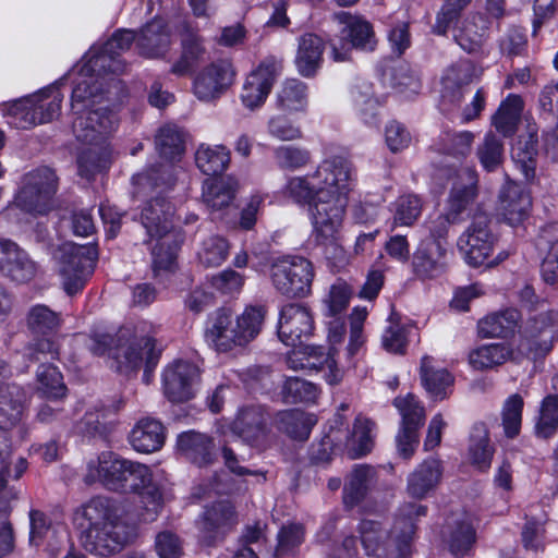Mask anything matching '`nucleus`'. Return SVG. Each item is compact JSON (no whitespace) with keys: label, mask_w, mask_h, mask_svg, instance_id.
I'll return each instance as SVG.
<instances>
[{"label":"nucleus","mask_w":558,"mask_h":558,"mask_svg":"<svg viewBox=\"0 0 558 558\" xmlns=\"http://www.w3.org/2000/svg\"><path fill=\"white\" fill-rule=\"evenodd\" d=\"M86 85L72 92L71 110L72 132L77 141L88 145L77 157L78 174L89 180L111 162L108 138L117 130L119 119L110 107L86 110Z\"/></svg>","instance_id":"nucleus-1"},{"label":"nucleus","mask_w":558,"mask_h":558,"mask_svg":"<svg viewBox=\"0 0 558 558\" xmlns=\"http://www.w3.org/2000/svg\"><path fill=\"white\" fill-rule=\"evenodd\" d=\"M130 45V37H109L101 47H94L88 52L80 70L82 78L73 88L74 92L80 85L87 86L86 110L104 107V99L108 102L121 99L125 92L124 84L114 76L124 73L126 69L119 51L128 49Z\"/></svg>","instance_id":"nucleus-2"},{"label":"nucleus","mask_w":558,"mask_h":558,"mask_svg":"<svg viewBox=\"0 0 558 558\" xmlns=\"http://www.w3.org/2000/svg\"><path fill=\"white\" fill-rule=\"evenodd\" d=\"M84 548L106 557L120 551L130 539V526L117 501L102 496L88 500L76 512Z\"/></svg>","instance_id":"nucleus-3"},{"label":"nucleus","mask_w":558,"mask_h":558,"mask_svg":"<svg viewBox=\"0 0 558 558\" xmlns=\"http://www.w3.org/2000/svg\"><path fill=\"white\" fill-rule=\"evenodd\" d=\"M426 513V506L404 502L398 509L390 532L377 521L363 520L360 534L366 554L377 558H410L416 530L415 520Z\"/></svg>","instance_id":"nucleus-4"},{"label":"nucleus","mask_w":558,"mask_h":558,"mask_svg":"<svg viewBox=\"0 0 558 558\" xmlns=\"http://www.w3.org/2000/svg\"><path fill=\"white\" fill-rule=\"evenodd\" d=\"M266 313L265 306H247L234 318L231 310L218 308L208 317L205 340L219 353L244 348L260 332Z\"/></svg>","instance_id":"nucleus-5"},{"label":"nucleus","mask_w":558,"mask_h":558,"mask_svg":"<svg viewBox=\"0 0 558 558\" xmlns=\"http://www.w3.org/2000/svg\"><path fill=\"white\" fill-rule=\"evenodd\" d=\"M352 171V163L347 158L333 156L323 160L311 173L291 177L284 185L283 194L293 203L310 208L320 195L351 178Z\"/></svg>","instance_id":"nucleus-6"},{"label":"nucleus","mask_w":558,"mask_h":558,"mask_svg":"<svg viewBox=\"0 0 558 558\" xmlns=\"http://www.w3.org/2000/svg\"><path fill=\"white\" fill-rule=\"evenodd\" d=\"M353 182L354 171L351 172V178L320 195L308 208L312 235L317 244L327 245L337 241L343 226Z\"/></svg>","instance_id":"nucleus-7"},{"label":"nucleus","mask_w":558,"mask_h":558,"mask_svg":"<svg viewBox=\"0 0 558 558\" xmlns=\"http://www.w3.org/2000/svg\"><path fill=\"white\" fill-rule=\"evenodd\" d=\"M126 333V330H120L118 343L114 347H111L113 341L111 336H97L92 339L90 351L96 355H102L108 352L117 361V371L120 373L138 369L144 360L146 372L154 369L160 357V350L156 349L155 340L142 338L140 341L129 342Z\"/></svg>","instance_id":"nucleus-8"},{"label":"nucleus","mask_w":558,"mask_h":558,"mask_svg":"<svg viewBox=\"0 0 558 558\" xmlns=\"http://www.w3.org/2000/svg\"><path fill=\"white\" fill-rule=\"evenodd\" d=\"M269 278L274 289L287 298H305L314 279L312 263L298 255H284L269 263Z\"/></svg>","instance_id":"nucleus-9"},{"label":"nucleus","mask_w":558,"mask_h":558,"mask_svg":"<svg viewBox=\"0 0 558 558\" xmlns=\"http://www.w3.org/2000/svg\"><path fill=\"white\" fill-rule=\"evenodd\" d=\"M58 190V178L48 167H39L24 174L14 204L24 211L45 214Z\"/></svg>","instance_id":"nucleus-10"},{"label":"nucleus","mask_w":558,"mask_h":558,"mask_svg":"<svg viewBox=\"0 0 558 558\" xmlns=\"http://www.w3.org/2000/svg\"><path fill=\"white\" fill-rule=\"evenodd\" d=\"M58 347L49 338L29 343L24 352V356L29 362H41L36 372L37 391L48 399H59L66 395V386L58 367L45 363V361L58 359Z\"/></svg>","instance_id":"nucleus-11"},{"label":"nucleus","mask_w":558,"mask_h":558,"mask_svg":"<svg viewBox=\"0 0 558 558\" xmlns=\"http://www.w3.org/2000/svg\"><path fill=\"white\" fill-rule=\"evenodd\" d=\"M496 238L489 229V218L486 214L480 213L473 216L468 229L460 235L458 246L463 252L465 262L474 267L487 264L497 265L508 256L502 252L496 259L489 260Z\"/></svg>","instance_id":"nucleus-12"},{"label":"nucleus","mask_w":558,"mask_h":558,"mask_svg":"<svg viewBox=\"0 0 558 558\" xmlns=\"http://www.w3.org/2000/svg\"><path fill=\"white\" fill-rule=\"evenodd\" d=\"M60 275L65 292L77 293L93 274L98 252L95 245H77L72 242L60 247Z\"/></svg>","instance_id":"nucleus-13"},{"label":"nucleus","mask_w":558,"mask_h":558,"mask_svg":"<svg viewBox=\"0 0 558 558\" xmlns=\"http://www.w3.org/2000/svg\"><path fill=\"white\" fill-rule=\"evenodd\" d=\"M393 405L398 410L401 422L396 436L399 454L403 459H410L418 445V430L425 422V409L420 400L412 393L393 399Z\"/></svg>","instance_id":"nucleus-14"},{"label":"nucleus","mask_w":558,"mask_h":558,"mask_svg":"<svg viewBox=\"0 0 558 558\" xmlns=\"http://www.w3.org/2000/svg\"><path fill=\"white\" fill-rule=\"evenodd\" d=\"M235 70L231 62H211L194 77L193 93L201 101H213L225 94L233 84Z\"/></svg>","instance_id":"nucleus-15"},{"label":"nucleus","mask_w":558,"mask_h":558,"mask_svg":"<svg viewBox=\"0 0 558 558\" xmlns=\"http://www.w3.org/2000/svg\"><path fill=\"white\" fill-rule=\"evenodd\" d=\"M313 330L314 318L307 306L290 303L281 308L278 337L286 345L302 343L313 335Z\"/></svg>","instance_id":"nucleus-16"},{"label":"nucleus","mask_w":558,"mask_h":558,"mask_svg":"<svg viewBox=\"0 0 558 558\" xmlns=\"http://www.w3.org/2000/svg\"><path fill=\"white\" fill-rule=\"evenodd\" d=\"M239 523V515L230 500H218L205 507L201 520L199 531L203 538L213 544L221 541Z\"/></svg>","instance_id":"nucleus-17"},{"label":"nucleus","mask_w":558,"mask_h":558,"mask_svg":"<svg viewBox=\"0 0 558 558\" xmlns=\"http://www.w3.org/2000/svg\"><path fill=\"white\" fill-rule=\"evenodd\" d=\"M558 326V313L550 311L539 313L533 317L526 328V336L520 342V348L533 357L548 353L556 339Z\"/></svg>","instance_id":"nucleus-18"},{"label":"nucleus","mask_w":558,"mask_h":558,"mask_svg":"<svg viewBox=\"0 0 558 558\" xmlns=\"http://www.w3.org/2000/svg\"><path fill=\"white\" fill-rule=\"evenodd\" d=\"M199 378L198 367L189 361H175L163 372V391L171 402H184L193 397V386Z\"/></svg>","instance_id":"nucleus-19"},{"label":"nucleus","mask_w":558,"mask_h":558,"mask_svg":"<svg viewBox=\"0 0 558 558\" xmlns=\"http://www.w3.org/2000/svg\"><path fill=\"white\" fill-rule=\"evenodd\" d=\"M129 460L120 458L111 451L101 452L87 463L84 481L86 484L100 483L105 487L119 490L124 477Z\"/></svg>","instance_id":"nucleus-20"},{"label":"nucleus","mask_w":558,"mask_h":558,"mask_svg":"<svg viewBox=\"0 0 558 558\" xmlns=\"http://www.w3.org/2000/svg\"><path fill=\"white\" fill-rule=\"evenodd\" d=\"M37 264L15 242L0 239V272L17 283L33 280Z\"/></svg>","instance_id":"nucleus-21"},{"label":"nucleus","mask_w":558,"mask_h":558,"mask_svg":"<svg viewBox=\"0 0 558 558\" xmlns=\"http://www.w3.org/2000/svg\"><path fill=\"white\" fill-rule=\"evenodd\" d=\"M448 248L438 241H421L413 258L414 274L422 279H432L440 276L447 269Z\"/></svg>","instance_id":"nucleus-22"},{"label":"nucleus","mask_w":558,"mask_h":558,"mask_svg":"<svg viewBox=\"0 0 558 558\" xmlns=\"http://www.w3.org/2000/svg\"><path fill=\"white\" fill-rule=\"evenodd\" d=\"M150 240H156L150 250L154 276L161 277L174 272L178 268V254L184 242L183 231H172Z\"/></svg>","instance_id":"nucleus-23"},{"label":"nucleus","mask_w":558,"mask_h":558,"mask_svg":"<svg viewBox=\"0 0 558 558\" xmlns=\"http://www.w3.org/2000/svg\"><path fill=\"white\" fill-rule=\"evenodd\" d=\"M174 206L163 197H155L143 207L141 219L149 238L182 231L174 223Z\"/></svg>","instance_id":"nucleus-24"},{"label":"nucleus","mask_w":558,"mask_h":558,"mask_svg":"<svg viewBox=\"0 0 558 558\" xmlns=\"http://www.w3.org/2000/svg\"><path fill=\"white\" fill-rule=\"evenodd\" d=\"M480 73L470 61H460L449 66L441 77V105H459L463 97L464 88L477 80Z\"/></svg>","instance_id":"nucleus-25"},{"label":"nucleus","mask_w":558,"mask_h":558,"mask_svg":"<svg viewBox=\"0 0 558 558\" xmlns=\"http://www.w3.org/2000/svg\"><path fill=\"white\" fill-rule=\"evenodd\" d=\"M268 414L260 405L243 408L232 423V430L247 444L260 445L268 433Z\"/></svg>","instance_id":"nucleus-26"},{"label":"nucleus","mask_w":558,"mask_h":558,"mask_svg":"<svg viewBox=\"0 0 558 558\" xmlns=\"http://www.w3.org/2000/svg\"><path fill=\"white\" fill-rule=\"evenodd\" d=\"M532 201L525 189L512 181H507L499 193V210L511 226L522 222L527 216Z\"/></svg>","instance_id":"nucleus-27"},{"label":"nucleus","mask_w":558,"mask_h":558,"mask_svg":"<svg viewBox=\"0 0 558 558\" xmlns=\"http://www.w3.org/2000/svg\"><path fill=\"white\" fill-rule=\"evenodd\" d=\"M442 470L438 460H424L407 477L408 496L416 500L427 498L439 485Z\"/></svg>","instance_id":"nucleus-28"},{"label":"nucleus","mask_w":558,"mask_h":558,"mask_svg":"<svg viewBox=\"0 0 558 558\" xmlns=\"http://www.w3.org/2000/svg\"><path fill=\"white\" fill-rule=\"evenodd\" d=\"M177 447L179 452L190 462L205 466L215 459L214 439L195 430L183 432L178 436Z\"/></svg>","instance_id":"nucleus-29"},{"label":"nucleus","mask_w":558,"mask_h":558,"mask_svg":"<svg viewBox=\"0 0 558 558\" xmlns=\"http://www.w3.org/2000/svg\"><path fill=\"white\" fill-rule=\"evenodd\" d=\"M377 484V471L368 464H356L347 476L343 487V502L353 508L362 502Z\"/></svg>","instance_id":"nucleus-30"},{"label":"nucleus","mask_w":558,"mask_h":558,"mask_svg":"<svg viewBox=\"0 0 558 558\" xmlns=\"http://www.w3.org/2000/svg\"><path fill=\"white\" fill-rule=\"evenodd\" d=\"M124 477L125 480H123L119 490L123 493H137L142 496L147 495L151 498L154 512L157 513L160 508L161 494L151 483L153 476L149 468L129 460Z\"/></svg>","instance_id":"nucleus-31"},{"label":"nucleus","mask_w":558,"mask_h":558,"mask_svg":"<svg viewBox=\"0 0 558 558\" xmlns=\"http://www.w3.org/2000/svg\"><path fill=\"white\" fill-rule=\"evenodd\" d=\"M536 248L543 258V279L554 284L558 279V223H549L542 228L536 239Z\"/></svg>","instance_id":"nucleus-32"},{"label":"nucleus","mask_w":558,"mask_h":558,"mask_svg":"<svg viewBox=\"0 0 558 558\" xmlns=\"http://www.w3.org/2000/svg\"><path fill=\"white\" fill-rule=\"evenodd\" d=\"M463 173L466 175L468 182L465 184L457 183L453 185L447 201V210L445 213L451 218V221L456 223L464 219V215L469 211L477 195V174L475 170L466 168L463 170Z\"/></svg>","instance_id":"nucleus-33"},{"label":"nucleus","mask_w":558,"mask_h":558,"mask_svg":"<svg viewBox=\"0 0 558 558\" xmlns=\"http://www.w3.org/2000/svg\"><path fill=\"white\" fill-rule=\"evenodd\" d=\"M165 438L163 425L151 417L140 420L129 436L133 449L142 453L159 450L163 446Z\"/></svg>","instance_id":"nucleus-34"},{"label":"nucleus","mask_w":558,"mask_h":558,"mask_svg":"<svg viewBox=\"0 0 558 558\" xmlns=\"http://www.w3.org/2000/svg\"><path fill=\"white\" fill-rule=\"evenodd\" d=\"M420 375L428 395L435 400L448 397L453 385V376L444 367L436 366L432 356L425 355L421 361Z\"/></svg>","instance_id":"nucleus-35"},{"label":"nucleus","mask_w":558,"mask_h":558,"mask_svg":"<svg viewBox=\"0 0 558 558\" xmlns=\"http://www.w3.org/2000/svg\"><path fill=\"white\" fill-rule=\"evenodd\" d=\"M238 182L232 178L208 179L203 185V201L213 214L229 208L235 197Z\"/></svg>","instance_id":"nucleus-36"},{"label":"nucleus","mask_w":558,"mask_h":558,"mask_svg":"<svg viewBox=\"0 0 558 558\" xmlns=\"http://www.w3.org/2000/svg\"><path fill=\"white\" fill-rule=\"evenodd\" d=\"M181 47V57L170 69V73L175 76L191 74L201 62L209 57L207 45L202 37H183Z\"/></svg>","instance_id":"nucleus-37"},{"label":"nucleus","mask_w":558,"mask_h":558,"mask_svg":"<svg viewBox=\"0 0 558 558\" xmlns=\"http://www.w3.org/2000/svg\"><path fill=\"white\" fill-rule=\"evenodd\" d=\"M519 320L520 313L514 308L493 313L478 322V335L482 338H506L515 331Z\"/></svg>","instance_id":"nucleus-38"},{"label":"nucleus","mask_w":558,"mask_h":558,"mask_svg":"<svg viewBox=\"0 0 558 558\" xmlns=\"http://www.w3.org/2000/svg\"><path fill=\"white\" fill-rule=\"evenodd\" d=\"M23 391L16 385L0 389V434L9 437V432L17 425L23 413Z\"/></svg>","instance_id":"nucleus-39"},{"label":"nucleus","mask_w":558,"mask_h":558,"mask_svg":"<svg viewBox=\"0 0 558 558\" xmlns=\"http://www.w3.org/2000/svg\"><path fill=\"white\" fill-rule=\"evenodd\" d=\"M323 37H302L299 44L295 66L303 77H314L323 61Z\"/></svg>","instance_id":"nucleus-40"},{"label":"nucleus","mask_w":558,"mask_h":558,"mask_svg":"<svg viewBox=\"0 0 558 558\" xmlns=\"http://www.w3.org/2000/svg\"><path fill=\"white\" fill-rule=\"evenodd\" d=\"M513 359V350L507 343H489L469 353L470 365L477 371L498 367Z\"/></svg>","instance_id":"nucleus-41"},{"label":"nucleus","mask_w":558,"mask_h":558,"mask_svg":"<svg viewBox=\"0 0 558 558\" xmlns=\"http://www.w3.org/2000/svg\"><path fill=\"white\" fill-rule=\"evenodd\" d=\"M308 104V87L298 78H287L276 94V106L284 112L304 111Z\"/></svg>","instance_id":"nucleus-42"},{"label":"nucleus","mask_w":558,"mask_h":558,"mask_svg":"<svg viewBox=\"0 0 558 558\" xmlns=\"http://www.w3.org/2000/svg\"><path fill=\"white\" fill-rule=\"evenodd\" d=\"M316 423L317 420L314 414L305 413L299 409L284 410L276 416L278 429L298 440L307 439Z\"/></svg>","instance_id":"nucleus-43"},{"label":"nucleus","mask_w":558,"mask_h":558,"mask_svg":"<svg viewBox=\"0 0 558 558\" xmlns=\"http://www.w3.org/2000/svg\"><path fill=\"white\" fill-rule=\"evenodd\" d=\"M352 107L366 124L377 122L379 101L375 97L373 85L368 82L354 84L350 89Z\"/></svg>","instance_id":"nucleus-44"},{"label":"nucleus","mask_w":558,"mask_h":558,"mask_svg":"<svg viewBox=\"0 0 558 558\" xmlns=\"http://www.w3.org/2000/svg\"><path fill=\"white\" fill-rule=\"evenodd\" d=\"M34 112L37 113L41 124L52 121L59 117L63 95L57 85H51L39 92L27 96Z\"/></svg>","instance_id":"nucleus-45"},{"label":"nucleus","mask_w":558,"mask_h":558,"mask_svg":"<svg viewBox=\"0 0 558 558\" xmlns=\"http://www.w3.org/2000/svg\"><path fill=\"white\" fill-rule=\"evenodd\" d=\"M424 207L423 198L414 193L400 195L392 203V220L390 231L397 227H412L421 217Z\"/></svg>","instance_id":"nucleus-46"},{"label":"nucleus","mask_w":558,"mask_h":558,"mask_svg":"<svg viewBox=\"0 0 558 558\" xmlns=\"http://www.w3.org/2000/svg\"><path fill=\"white\" fill-rule=\"evenodd\" d=\"M197 168L207 175L222 173L230 162V150L223 145L202 144L195 153Z\"/></svg>","instance_id":"nucleus-47"},{"label":"nucleus","mask_w":558,"mask_h":558,"mask_svg":"<svg viewBox=\"0 0 558 558\" xmlns=\"http://www.w3.org/2000/svg\"><path fill=\"white\" fill-rule=\"evenodd\" d=\"M523 110V100L519 95L510 94L492 117V124L505 136L514 133Z\"/></svg>","instance_id":"nucleus-48"},{"label":"nucleus","mask_w":558,"mask_h":558,"mask_svg":"<svg viewBox=\"0 0 558 558\" xmlns=\"http://www.w3.org/2000/svg\"><path fill=\"white\" fill-rule=\"evenodd\" d=\"M494 449L489 444L488 430L484 423H476L470 435L469 456L472 464L480 470L490 466Z\"/></svg>","instance_id":"nucleus-49"},{"label":"nucleus","mask_w":558,"mask_h":558,"mask_svg":"<svg viewBox=\"0 0 558 558\" xmlns=\"http://www.w3.org/2000/svg\"><path fill=\"white\" fill-rule=\"evenodd\" d=\"M328 44L333 61L342 62L350 59L352 50L373 51L377 40L375 37H331Z\"/></svg>","instance_id":"nucleus-50"},{"label":"nucleus","mask_w":558,"mask_h":558,"mask_svg":"<svg viewBox=\"0 0 558 558\" xmlns=\"http://www.w3.org/2000/svg\"><path fill=\"white\" fill-rule=\"evenodd\" d=\"M383 75L384 80L399 93L416 94L421 88L417 74L404 62L391 66Z\"/></svg>","instance_id":"nucleus-51"},{"label":"nucleus","mask_w":558,"mask_h":558,"mask_svg":"<svg viewBox=\"0 0 558 558\" xmlns=\"http://www.w3.org/2000/svg\"><path fill=\"white\" fill-rule=\"evenodd\" d=\"M558 430V396H546L539 405L535 423V433L538 437L547 439Z\"/></svg>","instance_id":"nucleus-52"},{"label":"nucleus","mask_w":558,"mask_h":558,"mask_svg":"<svg viewBox=\"0 0 558 558\" xmlns=\"http://www.w3.org/2000/svg\"><path fill=\"white\" fill-rule=\"evenodd\" d=\"M58 313L44 304L34 305L27 314V327L34 335L49 336L60 327Z\"/></svg>","instance_id":"nucleus-53"},{"label":"nucleus","mask_w":558,"mask_h":558,"mask_svg":"<svg viewBox=\"0 0 558 558\" xmlns=\"http://www.w3.org/2000/svg\"><path fill=\"white\" fill-rule=\"evenodd\" d=\"M447 542L454 556H463L475 542V530L466 519L457 520L448 525Z\"/></svg>","instance_id":"nucleus-54"},{"label":"nucleus","mask_w":558,"mask_h":558,"mask_svg":"<svg viewBox=\"0 0 558 558\" xmlns=\"http://www.w3.org/2000/svg\"><path fill=\"white\" fill-rule=\"evenodd\" d=\"M156 148L160 156L173 160L184 151L183 133L177 125L167 124L156 135Z\"/></svg>","instance_id":"nucleus-55"},{"label":"nucleus","mask_w":558,"mask_h":558,"mask_svg":"<svg viewBox=\"0 0 558 558\" xmlns=\"http://www.w3.org/2000/svg\"><path fill=\"white\" fill-rule=\"evenodd\" d=\"M229 248V243L225 238L211 235L202 242L197 252L198 262L206 268L218 267L227 259Z\"/></svg>","instance_id":"nucleus-56"},{"label":"nucleus","mask_w":558,"mask_h":558,"mask_svg":"<svg viewBox=\"0 0 558 558\" xmlns=\"http://www.w3.org/2000/svg\"><path fill=\"white\" fill-rule=\"evenodd\" d=\"M376 424L371 418L359 414L352 428V444L356 457H362L372 451L374 447Z\"/></svg>","instance_id":"nucleus-57"},{"label":"nucleus","mask_w":558,"mask_h":558,"mask_svg":"<svg viewBox=\"0 0 558 558\" xmlns=\"http://www.w3.org/2000/svg\"><path fill=\"white\" fill-rule=\"evenodd\" d=\"M307 352V371H319L327 367L330 372L328 375L329 384H337L341 379V373L337 367V361L335 360V351L331 349L326 353L323 347L306 345Z\"/></svg>","instance_id":"nucleus-58"},{"label":"nucleus","mask_w":558,"mask_h":558,"mask_svg":"<svg viewBox=\"0 0 558 558\" xmlns=\"http://www.w3.org/2000/svg\"><path fill=\"white\" fill-rule=\"evenodd\" d=\"M318 388L311 381L300 377H289L282 387V398L286 403L314 402Z\"/></svg>","instance_id":"nucleus-59"},{"label":"nucleus","mask_w":558,"mask_h":558,"mask_svg":"<svg viewBox=\"0 0 558 558\" xmlns=\"http://www.w3.org/2000/svg\"><path fill=\"white\" fill-rule=\"evenodd\" d=\"M524 401L519 393L509 396L502 407L501 417L505 434L509 438L519 435Z\"/></svg>","instance_id":"nucleus-60"},{"label":"nucleus","mask_w":558,"mask_h":558,"mask_svg":"<svg viewBox=\"0 0 558 558\" xmlns=\"http://www.w3.org/2000/svg\"><path fill=\"white\" fill-rule=\"evenodd\" d=\"M476 155L486 171H495L502 163L504 145L496 135L487 133L483 143L478 145Z\"/></svg>","instance_id":"nucleus-61"},{"label":"nucleus","mask_w":558,"mask_h":558,"mask_svg":"<svg viewBox=\"0 0 558 558\" xmlns=\"http://www.w3.org/2000/svg\"><path fill=\"white\" fill-rule=\"evenodd\" d=\"M274 157L277 166L283 170H298L311 162V153L293 145L277 147L274 150Z\"/></svg>","instance_id":"nucleus-62"},{"label":"nucleus","mask_w":558,"mask_h":558,"mask_svg":"<svg viewBox=\"0 0 558 558\" xmlns=\"http://www.w3.org/2000/svg\"><path fill=\"white\" fill-rule=\"evenodd\" d=\"M474 134L470 131L447 132L441 137V151L456 158L466 157L474 142Z\"/></svg>","instance_id":"nucleus-63"},{"label":"nucleus","mask_w":558,"mask_h":558,"mask_svg":"<svg viewBox=\"0 0 558 558\" xmlns=\"http://www.w3.org/2000/svg\"><path fill=\"white\" fill-rule=\"evenodd\" d=\"M7 114L10 117V123L17 129H31L39 122L38 116L34 112L28 97L15 100L5 106Z\"/></svg>","instance_id":"nucleus-64"}]
</instances>
